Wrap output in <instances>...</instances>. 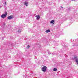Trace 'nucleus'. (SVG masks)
<instances>
[{
	"mask_svg": "<svg viewBox=\"0 0 78 78\" xmlns=\"http://www.w3.org/2000/svg\"><path fill=\"white\" fill-rule=\"evenodd\" d=\"M46 33H50V30L48 29L45 31Z\"/></svg>",
	"mask_w": 78,
	"mask_h": 78,
	"instance_id": "obj_7",
	"label": "nucleus"
},
{
	"mask_svg": "<svg viewBox=\"0 0 78 78\" xmlns=\"http://www.w3.org/2000/svg\"><path fill=\"white\" fill-rule=\"evenodd\" d=\"M5 5H6V2H5Z\"/></svg>",
	"mask_w": 78,
	"mask_h": 78,
	"instance_id": "obj_14",
	"label": "nucleus"
},
{
	"mask_svg": "<svg viewBox=\"0 0 78 78\" xmlns=\"http://www.w3.org/2000/svg\"><path fill=\"white\" fill-rule=\"evenodd\" d=\"M6 16H7V13H6L5 14H3L1 16V17L2 18H5L6 17Z\"/></svg>",
	"mask_w": 78,
	"mask_h": 78,
	"instance_id": "obj_3",
	"label": "nucleus"
},
{
	"mask_svg": "<svg viewBox=\"0 0 78 78\" xmlns=\"http://www.w3.org/2000/svg\"><path fill=\"white\" fill-rule=\"evenodd\" d=\"M73 60H74V59H76L75 61L78 64V57H77V56H76L75 55V56L74 57V59L72 58Z\"/></svg>",
	"mask_w": 78,
	"mask_h": 78,
	"instance_id": "obj_2",
	"label": "nucleus"
},
{
	"mask_svg": "<svg viewBox=\"0 0 78 78\" xmlns=\"http://www.w3.org/2000/svg\"><path fill=\"white\" fill-rule=\"evenodd\" d=\"M14 18V17L12 16H9L7 17V19H9V20H11V19H12Z\"/></svg>",
	"mask_w": 78,
	"mask_h": 78,
	"instance_id": "obj_4",
	"label": "nucleus"
},
{
	"mask_svg": "<svg viewBox=\"0 0 78 78\" xmlns=\"http://www.w3.org/2000/svg\"><path fill=\"white\" fill-rule=\"evenodd\" d=\"M53 71H57V69L56 68H55L53 70Z\"/></svg>",
	"mask_w": 78,
	"mask_h": 78,
	"instance_id": "obj_9",
	"label": "nucleus"
},
{
	"mask_svg": "<svg viewBox=\"0 0 78 78\" xmlns=\"http://www.w3.org/2000/svg\"><path fill=\"white\" fill-rule=\"evenodd\" d=\"M2 39H3V38H2Z\"/></svg>",
	"mask_w": 78,
	"mask_h": 78,
	"instance_id": "obj_16",
	"label": "nucleus"
},
{
	"mask_svg": "<svg viewBox=\"0 0 78 78\" xmlns=\"http://www.w3.org/2000/svg\"><path fill=\"white\" fill-rule=\"evenodd\" d=\"M35 17L36 18V19L37 20H39V19H40V16L37 15L35 16Z\"/></svg>",
	"mask_w": 78,
	"mask_h": 78,
	"instance_id": "obj_5",
	"label": "nucleus"
},
{
	"mask_svg": "<svg viewBox=\"0 0 78 78\" xmlns=\"http://www.w3.org/2000/svg\"><path fill=\"white\" fill-rule=\"evenodd\" d=\"M47 66H43L41 70H42V71H43V72H45L46 71V70H47Z\"/></svg>",
	"mask_w": 78,
	"mask_h": 78,
	"instance_id": "obj_1",
	"label": "nucleus"
},
{
	"mask_svg": "<svg viewBox=\"0 0 78 78\" xmlns=\"http://www.w3.org/2000/svg\"><path fill=\"white\" fill-rule=\"evenodd\" d=\"M30 45H28L27 47V48H30Z\"/></svg>",
	"mask_w": 78,
	"mask_h": 78,
	"instance_id": "obj_10",
	"label": "nucleus"
},
{
	"mask_svg": "<svg viewBox=\"0 0 78 78\" xmlns=\"http://www.w3.org/2000/svg\"><path fill=\"white\" fill-rule=\"evenodd\" d=\"M66 20H67V19H66Z\"/></svg>",
	"mask_w": 78,
	"mask_h": 78,
	"instance_id": "obj_13",
	"label": "nucleus"
},
{
	"mask_svg": "<svg viewBox=\"0 0 78 78\" xmlns=\"http://www.w3.org/2000/svg\"><path fill=\"white\" fill-rule=\"evenodd\" d=\"M61 7V8H62V7Z\"/></svg>",
	"mask_w": 78,
	"mask_h": 78,
	"instance_id": "obj_17",
	"label": "nucleus"
},
{
	"mask_svg": "<svg viewBox=\"0 0 78 78\" xmlns=\"http://www.w3.org/2000/svg\"><path fill=\"white\" fill-rule=\"evenodd\" d=\"M24 4L26 5V6H28V3L27 2H24Z\"/></svg>",
	"mask_w": 78,
	"mask_h": 78,
	"instance_id": "obj_6",
	"label": "nucleus"
},
{
	"mask_svg": "<svg viewBox=\"0 0 78 78\" xmlns=\"http://www.w3.org/2000/svg\"><path fill=\"white\" fill-rule=\"evenodd\" d=\"M48 54H51V53H50V52H48Z\"/></svg>",
	"mask_w": 78,
	"mask_h": 78,
	"instance_id": "obj_11",
	"label": "nucleus"
},
{
	"mask_svg": "<svg viewBox=\"0 0 78 78\" xmlns=\"http://www.w3.org/2000/svg\"><path fill=\"white\" fill-rule=\"evenodd\" d=\"M19 32H20V31H19Z\"/></svg>",
	"mask_w": 78,
	"mask_h": 78,
	"instance_id": "obj_15",
	"label": "nucleus"
},
{
	"mask_svg": "<svg viewBox=\"0 0 78 78\" xmlns=\"http://www.w3.org/2000/svg\"><path fill=\"white\" fill-rule=\"evenodd\" d=\"M55 22V20H52L50 22V23H53V24H54V23H53Z\"/></svg>",
	"mask_w": 78,
	"mask_h": 78,
	"instance_id": "obj_8",
	"label": "nucleus"
},
{
	"mask_svg": "<svg viewBox=\"0 0 78 78\" xmlns=\"http://www.w3.org/2000/svg\"><path fill=\"white\" fill-rule=\"evenodd\" d=\"M0 8H1V6H0Z\"/></svg>",
	"mask_w": 78,
	"mask_h": 78,
	"instance_id": "obj_12",
	"label": "nucleus"
}]
</instances>
